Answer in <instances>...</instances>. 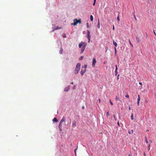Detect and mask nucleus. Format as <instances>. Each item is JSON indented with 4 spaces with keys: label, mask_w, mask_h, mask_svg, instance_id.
Masks as SVG:
<instances>
[{
    "label": "nucleus",
    "mask_w": 156,
    "mask_h": 156,
    "mask_svg": "<svg viewBox=\"0 0 156 156\" xmlns=\"http://www.w3.org/2000/svg\"><path fill=\"white\" fill-rule=\"evenodd\" d=\"M80 63H78L76 66V67L74 71V73L75 74H76L78 73L80 67Z\"/></svg>",
    "instance_id": "obj_1"
},
{
    "label": "nucleus",
    "mask_w": 156,
    "mask_h": 156,
    "mask_svg": "<svg viewBox=\"0 0 156 156\" xmlns=\"http://www.w3.org/2000/svg\"><path fill=\"white\" fill-rule=\"evenodd\" d=\"M74 23H72L71 24V25H73L74 26H75L76 25L77 23L80 24L81 23V19H79V20H77V19H75L73 20Z\"/></svg>",
    "instance_id": "obj_2"
},
{
    "label": "nucleus",
    "mask_w": 156,
    "mask_h": 156,
    "mask_svg": "<svg viewBox=\"0 0 156 156\" xmlns=\"http://www.w3.org/2000/svg\"><path fill=\"white\" fill-rule=\"evenodd\" d=\"M87 45V43H85V44H84V46H83V47L81 49V51L80 52V53H83L85 48Z\"/></svg>",
    "instance_id": "obj_3"
},
{
    "label": "nucleus",
    "mask_w": 156,
    "mask_h": 156,
    "mask_svg": "<svg viewBox=\"0 0 156 156\" xmlns=\"http://www.w3.org/2000/svg\"><path fill=\"white\" fill-rule=\"evenodd\" d=\"M87 38L88 40V42L89 43L90 41V32L89 30H87Z\"/></svg>",
    "instance_id": "obj_4"
},
{
    "label": "nucleus",
    "mask_w": 156,
    "mask_h": 156,
    "mask_svg": "<svg viewBox=\"0 0 156 156\" xmlns=\"http://www.w3.org/2000/svg\"><path fill=\"white\" fill-rule=\"evenodd\" d=\"M96 62V59L94 58L93 59V62H92V66L94 67L95 66V64Z\"/></svg>",
    "instance_id": "obj_5"
},
{
    "label": "nucleus",
    "mask_w": 156,
    "mask_h": 156,
    "mask_svg": "<svg viewBox=\"0 0 156 156\" xmlns=\"http://www.w3.org/2000/svg\"><path fill=\"white\" fill-rule=\"evenodd\" d=\"M85 42H81L78 45L79 47L80 48H81L82 46H84V44H85Z\"/></svg>",
    "instance_id": "obj_6"
},
{
    "label": "nucleus",
    "mask_w": 156,
    "mask_h": 156,
    "mask_svg": "<svg viewBox=\"0 0 156 156\" xmlns=\"http://www.w3.org/2000/svg\"><path fill=\"white\" fill-rule=\"evenodd\" d=\"M66 121V118L64 117H63L62 119L60 121V123L62 124L63 122Z\"/></svg>",
    "instance_id": "obj_7"
},
{
    "label": "nucleus",
    "mask_w": 156,
    "mask_h": 156,
    "mask_svg": "<svg viewBox=\"0 0 156 156\" xmlns=\"http://www.w3.org/2000/svg\"><path fill=\"white\" fill-rule=\"evenodd\" d=\"M72 126L74 127H75L76 126V122L75 121H73L72 122Z\"/></svg>",
    "instance_id": "obj_8"
},
{
    "label": "nucleus",
    "mask_w": 156,
    "mask_h": 156,
    "mask_svg": "<svg viewBox=\"0 0 156 156\" xmlns=\"http://www.w3.org/2000/svg\"><path fill=\"white\" fill-rule=\"evenodd\" d=\"M86 71V69H84L83 70L82 69L81 71V74L82 75H83L84 74V73H85V72Z\"/></svg>",
    "instance_id": "obj_9"
},
{
    "label": "nucleus",
    "mask_w": 156,
    "mask_h": 156,
    "mask_svg": "<svg viewBox=\"0 0 156 156\" xmlns=\"http://www.w3.org/2000/svg\"><path fill=\"white\" fill-rule=\"evenodd\" d=\"M69 88H70L69 86H68L67 87H66L64 89V91H65L68 92L69 89Z\"/></svg>",
    "instance_id": "obj_10"
},
{
    "label": "nucleus",
    "mask_w": 156,
    "mask_h": 156,
    "mask_svg": "<svg viewBox=\"0 0 156 156\" xmlns=\"http://www.w3.org/2000/svg\"><path fill=\"white\" fill-rule=\"evenodd\" d=\"M117 70H118L117 67V65H116L115 66V75H116L118 73Z\"/></svg>",
    "instance_id": "obj_11"
},
{
    "label": "nucleus",
    "mask_w": 156,
    "mask_h": 156,
    "mask_svg": "<svg viewBox=\"0 0 156 156\" xmlns=\"http://www.w3.org/2000/svg\"><path fill=\"white\" fill-rule=\"evenodd\" d=\"M62 124L59 123V124L58 126V128L60 130V131H62Z\"/></svg>",
    "instance_id": "obj_12"
},
{
    "label": "nucleus",
    "mask_w": 156,
    "mask_h": 156,
    "mask_svg": "<svg viewBox=\"0 0 156 156\" xmlns=\"http://www.w3.org/2000/svg\"><path fill=\"white\" fill-rule=\"evenodd\" d=\"M97 27L99 29L100 28V22H99V19H98V23Z\"/></svg>",
    "instance_id": "obj_13"
},
{
    "label": "nucleus",
    "mask_w": 156,
    "mask_h": 156,
    "mask_svg": "<svg viewBox=\"0 0 156 156\" xmlns=\"http://www.w3.org/2000/svg\"><path fill=\"white\" fill-rule=\"evenodd\" d=\"M113 44L115 46V48H116L117 46V43L115 41H113Z\"/></svg>",
    "instance_id": "obj_14"
},
{
    "label": "nucleus",
    "mask_w": 156,
    "mask_h": 156,
    "mask_svg": "<svg viewBox=\"0 0 156 156\" xmlns=\"http://www.w3.org/2000/svg\"><path fill=\"white\" fill-rule=\"evenodd\" d=\"M115 100L116 101H117L118 100L120 101V99L119 98V97L117 96H116L115 97Z\"/></svg>",
    "instance_id": "obj_15"
},
{
    "label": "nucleus",
    "mask_w": 156,
    "mask_h": 156,
    "mask_svg": "<svg viewBox=\"0 0 156 156\" xmlns=\"http://www.w3.org/2000/svg\"><path fill=\"white\" fill-rule=\"evenodd\" d=\"M136 39L137 42H139L140 41V39L138 37H136Z\"/></svg>",
    "instance_id": "obj_16"
},
{
    "label": "nucleus",
    "mask_w": 156,
    "mask_h": 156,
    "mask_svg": "<svg viewBox=\"0 0 156 156\" xmlns=\"http://www.w3.org/2000/svg\"><path fill=\"white\" fill-rule=\"evenodd\" d=\"M53 122H57L58 121V120L57 119H56V118H54L53 119Z\"/></svg>",
    "instance_id": "obj_17"
},
{
    "label": "nucleus",
    "mask_w": 156,
    "mask_h": 156,
    "mask_svg": "<svg viewBox=\"0 0 156 156\" xmlns=\"http://www.w3.org/2000/svg\"><path fill=\"white\" fill-rule=\"evenodd\" d=\"M131 119L132 120H133L134 119L133 114V113L131 115Z\"/></svg>",
    "instance_id": "obj_18"
},
{
    "label": "nucleus",
    "mask_w": 156,
    "mask_h": 156,
    "mask_svg": "<svg viewBox=\"0 0 156 156\" xmlns=\"http://www.w3.org/2000/svg\"><path fill=\"white\" fill-rule=\"evenodd\" d=\"M90 21H92L93 20V17L92 15L90 16Z\"/></svg>",
    "instance_id": "obj_19"
},
{
    "label": "nucleus",
    "mask_w": 156,
    "mask_h": 156,
    "mask_svg": "<svg viewBox=\"0 0 156 156\" xmlns=\"http://www.w3.org/2000/svg\"><path fill=\"white\" fill-rule=\"evenodd\" d=\"M129 44H130V45L132 46L133 47V44H132L131 43V41H130V40L129 39Z\"/></svg>",
    "instance_id": "obj_20"
},
{
    "label": "nucleus",
    "mask_w": 156,
    "mask_h": 156,
    "mask_svg": "<svg viewBox=\"0 0 156 156\" xmlns=\"http://www.w3.org/2000/svg\"><path fill=\"white\" fill-rule=\"evenodd\" d=\"M138 97L137 101H140V97L139 95H138Z\"/></svg>",
    "instance_id": "obj_21"
},
{
    "label": "nucleus",
    "mask_w": 156,
    "mask_h": 156,
    "mask_svg": "<svg viewBox=\"0 0 156 156\" xmlns=\"http://www.w3.org/2000/svg\"><path fill=\"white\" fill-rule=\"evenodd\" d=\"M145 142L146 143L148 144V142L147 140V138L146 137H145Z\"/></svg>",
    "instance_id": "obj_22"
},
{
    "label": "nucleus",
    "mask_w": 156,
    "mask_h": 156,
    "mask_svg": "<svg viewBox=\"0 0 156 156\" xmlns=\"http://www.w3.org/2000/svg\"><path fill=\"white\" fill-rule=\"evenodd\" d=\"M83 67L85 69H86V68H87V65H83Z\"/></svg>",
    "instance_id": "obj_23"
},
{
    "label": "nucleus",
    "mask_w": 156,
    "mask_h": 156,
    "mask_svg": "<svg viewBox=\"0 0 156 156\" xmlns=\"http://www.w3.org/2000/svg\"><path fill=\"white\" fill-rule=\"evenodd\" d=\"M62 36L63 38H66V35L65 34H62Z\"/></svg>",
    "instance_id": "obj_24"
},
{
    "label": "nucleus",
    "mask_w": 156,
    "mask_h": 156,
    "mask_svg": "<svg viewBox=\"0 0 156 156\" xmlns=\"http://www.w3.org/2000/svg\"><path fill=\"white\" fill-rule=\"evenodd\" d=\"M106 115H107V116H108H108H109L110 114H109V112L108 111V112H107V113H106Z\"/></svg>",
    "instance_id": "obj_25"
},
{
    "label": "nucleus",
    "mask_w": 156,
    "mask_h": 156,
    "mask_svg": "<svg viewBox=\"0 0 156 156\" xmlns=\"http://www.w3.org/2000/svg\"><path fill=\"white\" fill-rule=\"evenodd\" d=\"M83 56H81L79 58V59L80 60H82L83 59Z\"/></svg>",
    "instance_id": "obj_26"
},
{
    "label": "nucleus",
    "mask_w": 156,
    "mask_h": 156,
    "mask_svg": "<svg viewBox=\"0 0 156 156\" xmlns=\"http://www.w3.org/2000/svg\"><path fill=\"white\" fill-rule=\"evenodd\" d=\"M96 0H94V3H93V5L94 6V5L95 4V3H96Z\"/></svg>",
    "instance_id": "obj_27"
},
{
    "label": "nucleus",
    "mask_w": 156,
    "mask_h": 156,
    "mask_svg": "<svg viewBox=\"0 0 156 156\" xmlns=\"http://www.w3.org/2000/svg\"><path fill=\"white\" fill-rule=\"evenodd\" d=\"M117 20L118 21H119L120 19L119 16H118L117 17Z\"/></svg>",
    "instance_id": "obj_28"
},
{
    "label": "nucleus",
    "mask_w": 156,
    "mask_h": 156,
    "mask_svg": "<svg viewBox=\"0 0 156 156\" xmlns=\"http://www.w3.org/2000/svg\"><path fill=\"white\" fill-rule=\"evenodd\" d=\"M87 28H89V27H90V26H89V24L88 23H87Z\"/></svg>",
    "instance_id": "obj_29"
},
{
    "label": "nucleus",
    "mask_w": 156,
    "mask_h": 156,
    "mask_svg": "<svg viewBox=\"0 0 156 156\" xmlns=\"http://www.w3.org/2000/svg\"><path fill=\"white\" fill-rule=\"evenodd\" d=\"M110 104L112 105H113V103L112 102V101H111V100H110Z\"/></svg>",
    "instance_id": "obj_30"
},
{
    "label": "nucleus",
    "mask_w": 156,
    "mask_h": 156,
    "mask_svg": "<svg viewBox=\"0 0 156 156\" xmlns=\"http://www.w3.org/2000/svg\"><path fill=\"white\" fill-rule=\"evenodd\" d=\"M134 18L135 19V20L136 21L137 20V19L136 18V16H135V15H134Z\"/></svg>",
    "instance_id": "obj_31"
},
{
    "label": "nucleus",
    "mask_w": 156,
    "mask_h": 156,
    "mask_svg": "<svg viewBox=\"0 0 156 156\" xmlns=\"http://www.w3.org/2000/svg\"><path fill=\"white\" fill-rule=\"evenodd\" d=\"M119 74H118V75H117V80H118L119 79Z\"/></svg>",
    "instance_id": "obj_32"
},
{
    "label": "nucleus",
    "mask_w": 156,
    "mask_h": 156,
    "mask_svg": "<svg viewBox=\"0 0 156 156\" xmlns=\"http://www.w3.org/2000/svg\"><path fill=\"white\" fill-rule=\"evenodd\" d=\"M61 29V28H60L59 27H56V28L55 29V30H58V29Z\"/></svg>",
    "instance_id": "obj_33"
},
{
    "label": "nucleus",
    "mask_w": 156,
    "mask_h": 156,
    "mask_svg": "<svg viewBox=\"0 0 156 156\" xmlns=\"http://www.w3.org/2000/svg\"><path fill=\"white\" fill-rule=\"evenodd\" d=\"M62 49H61V50H60V53L61 54H62Z\"/></svg>",
    "instance_id": "obj_34"
},
{
    "label": "nucleus",
    "mask_w": 156,
    "mask_h": 156,
    "mask_svg": "<svg viewBox=\"0 0 156 156\" xmlns=\"http://www.w3.org/2000/svg\"><path fill=\"white\" fill-rule=\"evenodd\" d=\"M114 119L116 121V118H115V115H114Z\"/></svg>",
    "instance_id": "obj_35"
},
{
    "label": "nucleus",
    "mask_w": 156,
    "mask_h": 156,
    "mask_svg": "<svg viewBox=\"0 0 156 156\" xmlns=\"http://www.w3.org/2000/svg\"><path fill=\"white\" fill-rule=\"evenodd\" d=\"M126 97L127 98H129V96L128 95V94H127L126 96Z\"/></svg>",
    "instance_id": "obj_36"
},
{
    "label": "nucleus",
    "mask_w": 156,
    "mask_h": 156,
    "mask_svg": "<svg viewBox=\"0 0 156 156\" xmlns=\"http://www.w3.org/2000/svg\"><path fill=\"white\" fill-rule=\"evenodd\" d=\"M150 144H149L148 145V147L149 150H150Z\"/></svg>",
    "instance_id": "obj_37"
},
{
    "label": "nucleus",
    "mask_w": 156,
    "mask_h": 156,
    "mask_svg": "<svg viewBox=\"0 0 156 156\" xmlns=\"http://www.w3.org/2000/svg\"><path fill=\"white\" fill-rule=\"evenodd\" d=\"M140 102V101H137V105H138V106L139 105V103H140V102Z\"/></svg>",
    "instance_id": "obj_38"
},
{
    "label": "nucleus",
    "mask_w": 156,
    "mask_h": 156,
    "mask_svg": "<svg viewBox=\"0 0 156 156\" xmlns=\"http://www.w3.org/2000/svg\"><path fill=\"white\" fill-rule=\"evenodd\" d=\"M154 34L156 36V34L154 30Z\"/></svg>",
    "instance_id": "obj_39"
},
{
    "label": "nucleus",
    "mask_w": 156,
    "mask_h": 156,
    "mask_svg": "<svg viewBox=\"0 0 156 156\" xmlns=\"http://www.w3.org/2000/svg\"><path fill=\"white\" fill-rule=\"evenodd\" d=\"M115 52L116 53V48H115Z\"/></svg>",
    "instance_id": "obj_40"
},
{
    "label": "nucleus",
    "mask_w": 156,
    "mask_h": 156,
    "mask_svg": "<svg viewBox=\"0 0 156 156\" xmlns=\"http://www.w3.org/2000/svg\"><path fill=\"white\" fill-rule=\"evenodd\" d=\"M139 84L140 85H142V83L140 82H139Z\"/></svg>",
    "instance_id": "obj_41"
},
{
    "label": "nucleus",
    "mask_w": 156,
    "mask_h": 156,
    "mask_svg": "<svg viewBox=\"0 0 156 156\" xmlns=\"http://www.w3.org/2000/svg\"><path fill=\"white\" fill-rule=\"evenodd\" d=\"M117 124L119 125V122H117Z\"/></svg>",
    "instance_id": "obj_42"
},
{
    "label": "nucleus",
    "mask_w": 156,
    "mask_h": 156,
    "mask_svg": "<svg viewBox=\"0 0 156 156\" xmlns=\"http://www.w3.org/2000/svg\"><path fill=\"white\" fill-rule=\"evenodd\" d=\"M114 25H113V30H114Z\"/></svg>",
    "instance_id": "obj_43"
},
{
    "label": "nucleus",
    "mask_w": 156,
    "mask_h": 156,
    "mask_svg": "<svg viewBox=\"0 0 156 156\" xmlns=\"http://www.w3.org/2000/svg\"><path fill=\"white\" fill-rule=\"evenodd\" d=\"M84 106H83L82 107V109H84Z\"/></svg>",
    "instance_id": "obj_44"
},
{
    "label": "nucleus",
    "mask_w": 156,
    "mask_h": 156,
    "mask_svg": "<svg viewBox=\"0 0 156 156\" xmlns=\"http://www.w3.org/2000/svg\"><path fill=\"white\" fill-rule=\"evenodd\" d=\"M129 110H130V106H129Z\"/></svg>",
    "instance_id": "obj_45"
},
{
    "label": "nucleus",
    "mask_w": 156,
    "mask_h": 156,
    "mask_svg": "<svg viewBox=\"0 0 156 156\" xmlns=\"http://www.w3.org/2000/svg\"><path fill=\"white\" fill-rule=\"evenodd\" d=\"M150 141L151 143H152V141L151 140H150Z\"/></svg>",
    "instance_id": "obj_46"
},
{
    "label": "nucleus",
    "mask_w": 156,
    "mask_h": 156,
    "mask_svg": "<svg viewBox=\"0 0 156 156\" xmlns=\"http://www.w3.org/2000/svg\"><path fill=\"white\" fill-rule=\"evenodd\" d=\"M98 100H99V102H100V99H98Z\"/></svg>",
    "instance_id": "obj_47"
},
{
    "label": "nucleus",
    "mask_w": 156,
    "mask_h": 156,
    "mask_svg": "<svg viewBox=\"0 0 156 156\" xmlns=\"http://www.w3.org/2000/svg\"><path fill=\"white\" fill-rule=\"evenodd\" d=\"M71 83L72 84H73V82Z\"/></svg>",
    "instance_id": "obj_48"
},
{
    "label": "nucleus",
    "mask_w": 156,
    "mask_h": 156,
    "mask_svg": "<svg viewBox=\"0 0 156 156\" xmlns=\"http://www.w3.org/2000/svg\"><path fill=\"white\" fill-rule=\"evenodd\" d=\"M128 156H131L130 155V154L128 155Z\"/></svg>",
    "instance_id": "obj_49"
},
{
    "label": "nucleus",
    "mask_w": 156,
    "mask_h": 156,
    "mask_svg": "<svg viewBox=\"0 0 156 156\" xmlns=\"http://www.w3.org/2000/svg\"><path fill=\"white\" fill-rule=\"evenodd\" d=\"M144 156H145V153H144Z\"/></svg>",
    "instance_id": "obj_50"
},
{
    "label": "nucleus",
    "mask_w": 156,
    "mask_h": 156,
    "mask_svg": "<svg viewBox=\"0 0 156 156\" xmlns=\"http://www.w3.org/2000/svg\"><path fill=\"white\" fill-rule=\"evenodd\" d=\"M75 87V86H74V87H73V89H74Z\"/></svg>",
    "instance_id": "obj_51"
},
{
    "label": "nucleus",
    "mask_w": 156,
    "mask_h": 156,
    "mask_svg": "<svg viewBox=\"0 0 156 156\" xmlns=\"http://www.w3.org/2000/svg\"><path fill=\"white\" fill-rule=\"evenodd\" d=\"M149 1H151V0H148Z\"/></svg>",
    "instance_id": "obj_52"
},
{
    "label": "nucleus",
    "mask_w": 156,
    "mask_h": 156,
    "mask_svg": "<svg viewBox=\"0 0 156 156\" xmlns=\"http://www.w3.org/2000/svg\"><path fill=\"white\" fill-rule=\"evenodd\" d=\"M155 98H156V95L155 96Z\"/></svg>",
    "instance_id": "obj_53"
},
{
    "label": "nucleus",
    "mask_w": 156,
    "mask_h": 156,
    "mask_svg": "<svg viewBox=\"0 0 156 156\" xmlns=\"http://www.w3.org/2000/svg\"><path fill=\"white\" fill-rule=\"evenodd\" d=\"M148 131V130H147V131Z\"/></svg>",
    "instance_id": "obj_54"
},
{
    "label": "nucleus",
    "mask_w": 156,
    "mask_h": 156,
    "mask_svg": "<svg viewBox=\"0 0 156 156\" xmlns=\"http://www.w3.org/2000/svg\"><path fill=\"white\" fill-rule=\"evenodd\" d=\"M129 134H130V132H129Z\"/></svg>",
    "instance_id": "obj_55"
},
{
    "label": "nucleus",
    "mask_w": 156,
    "mask_h": 156,
    "mask_svg": "<svg viewBox=\"0 0 156 156\" xmlns=\"http://www.w3.org/2000/svg\"><path fill=\"white\" fill-rule=\"evenodd\" d=\"M76 149H75V151L76 152Z\"/></svg>",
    "instance_id": "obj_56"
}]
</instances>
